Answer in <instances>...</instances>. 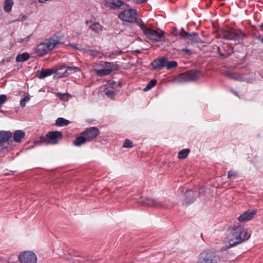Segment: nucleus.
Returning a JSON list of instances; mask_svg holds the SVG:
<instances>
[{
	"label": "nucleus",
	"instance_id": "obj_1",
	"mask_svg": "<svg viewBox=\"0 0 263 263\" xmlns=\"http://www.w3.org/2000/svg\"><path fill=\"white\" fill-rule=\"evenodd\" d=\"M232 236L229 240L230 247H233L249 239L251 234L240 225L235 226L232 230Z\"/></svg>",
	"mask_w": 263,
	"mask_h": 263
},
{
	"label": "nucleus",
	"instance_id": "obj_2",
	"mask_svg": "<svg viewBox=\"0 0 263 263\" xmlns=\"http://www.w3.org/2000/svg\"><path fill=\"white\" fill-rule=\"evenodd\" d=\"M60 43L61 42L58 36H52L49 38L46 42L40 44L36 47L35 52L38 56L43 57L53 50L57 45Z\"/></svg>",
	"mask_w": 263,
	"mask_h": 263
},
{
	"label": "nucleus",
	"instance_id": "obj_3",
	"mask_svg": "<svg viewBox=\"0 0 263 263\" xmlns=\"http://www.w3.org/2000/svg\"><path fill=\"white\" fill-rule=\"evenodd\" d=\"M137 25L142 30L146 37L151 40L156 42H160L164 37V32L160 29H152L147 28L143 22H137Z\"/></svg>",
	"mask_w": 263,
	"mask_h": 263
},
{
	"label": "nucleus",
	"instance_id": "obj_4",
	"mask_svg": "<svg viewBox=\"0 0 263 263\" xmlns=\"http://www.w3.org/2000/svg\"><path fill=\"white\" fill-rule=\"evenodd\" d=\"M62 132L59 131H52L48 133L46 136L41 137L40 141L35 142V145H38L42 142H45L46 144H55L58 141L62 138Z\"/></svg>",
	"mask_w": 263,
	"mask_h": 263
},
{
	"label": "nucleus",
	"instance_id": "obj_5",
	"mask_svg": "<svg viewBox=\"0 0 263 263\" xmlns=\"http://www.w3.org/2000/svg\"><path fill=\"white\" fill-rule=\"evenodd\" d=\"M119 17L123 21L130 23L136 22L137 24V22H142L141 20H137V11L135 9L124 10L119 13Z\"/></svg>",
	"mask_w": 263,
	"mask_h": 263
},
{
	"label": "nucleus",
	"instance_id": "obj_6",
	"mask_svg": "<svg viewBox=\"0 0 263 263\" xmlns=\"http://www.w3.org/2000/svg\"><path fill=\"white\" fill-rule=\"evenodd\" d=\"M197 263H221L218 262L216 257L211 253L203 251L201 253L198 257Z\"/></svg>",
	"mask_w": 263,
	"mask_h": 263
},
{
	"label": "nucleus",
	"instance_id": "obj_7",
	"mask_svg": "<svg viewBox=\"0 0 263 263\" xmlns=\"http://www.w3.org/2000/svg\"><path fill=\"white\" fill-rule=\"evenodd\" d=\"M244 36L243 33L239 30L230 29L226 30L223 33V38L230 40H238L242 39Z\"/></svg>",
	"mask_w": 263,
	"mask_h": 263
},
{
	"label": "nucleus",
	"instance_id": "obj_8",
	"mask_svg": "<svg viewBox=\"0 0 263 263\" xmlns=\"http://www.w3.org/2000/svg\"><path fill=\"white\" fill-rule=\"evenodd\" d=\"M143 205L153 206L159 208L167 209L169 207V205L165 201H159L153 198H145L142 202Z\"/></svg>",
	"mask_w": 263,
	"mask_h": 263
},
{
	"label": "nucleus",
	"instance_id": "obj_9",
	"mask_svg": "<svg viewBox=\"0 0 263 263\" xmlns=\"http://www.w3.org/2000/svg\"><path fill=\"white\" fill-rule=\"evenodd\" d=\"M202 76L200 71H187L179 75V79L181 82L195 81Z\"/></svg>",
	"mask_w": 263,
	"mask_h": 263
},
{
	"label": "nucleus",
	"instance_id": "obj_10",
	"mask_svg": "<svg viewBox=\"0 0 263 263\" xmlns=\"http://www.w3.org/2000/svg\"><path fill=\"white\" fill-rule=\"evenodd\" d=\"M179 33L180 35L181 38L189 39L191 43H198L201 42L198 34L194 32L189 33L185 31L183 28H182Z\"/></svg>",
	"mask_w": 263,
	"mask_h": 263
},
{
	"label": "nucleus",
	"instance_id": "obj_11",
	"mask_svg": "<svg viewBox=\"0 0 263 263\" xmlns=\"http://www.w3.org/2000/svg\"><path fill=\"white\" fill-rule=\"evenodd\" d=\"M18 258L22 263H36L37 259L35 254L30 251L21 253Z\"/></svg>",
	"mask_w": 263,
	"mask_h": 263
},
{
	"label": "nucleus",
	"instance_id": "obj_12",
	"mask_svg": "<svg viewBox=\"0 0 263 263\" xmlns=\"http://www.w3.org/2000/svg\"><path fill=\"white\" fill-rule=\"evenodd\" d=\"M99 134L100 131L96 127L87 128L82 132V135L84 136L88 142L96 138Z\"/></svg>",
	"mask_w": 263,
	"mask_h": 263
},
{
	"label": "nucleus",
	"instance_id": "obj_13",
	"mask_svg": "<svg viewBox=\"0 0 263 263\" xmlns=\"http://www.w3.org/2000/svg\"><path fill=\"white\" fill-rule=\"evenodd\" d=\"M257 213V210H248L243 212L238 218L240 222H246L251 220Z\"/></svg>",
	"mask_w": 263,
	"mask_h": 263
},
{
	"label": "nucleus",
	"instance_id": "obj_14",
	"mask_svg": "<svg viewBox=\"0 0 263 263\" xmlns=\"http://www.w3.org/2000/svg\"><path fill=\"white\" fill-rule=\"evenodd\" d=\"M56 72L54 69H41L36 71V76L39 79H44Z\"/></svg>",
	"mask_w": 263,
	"mask_h": 263
},
{
	"label": "nucleus",
	"instance_id": "obj_15",
	"mask_svg": "<svg viewBox=\"0 0 263 263\" xmlns=\"http://www.w3.org/2000/svg\"><path fill=\"white\" fill-rule=\"evenodd\" d=\"M167 58L162 57L161 58L156 59L153 61L152 65L154 69H161L165 66V63L167 62Z\"/></svg>",
	"mask_w": 263,
	"mask_h": 263
},
{
	"label": "nucleus",
	"instance_id": "obj_16",
	"mask_svg": "<svg viewBox=\"0 0 263 263\" xmlns=\"http://www.w3.org/2000/svg\"><path fill=\"white\" fill-rule=\"evenodd\" d=\"M124 5V2L121 0H106L105 5L106 7L112 9L120 7Z\"/></svg>",
	"mask_w": 263,
	"mask_h": 263
},
{
	"label": "nucleus",
	"instance_id": "obj_17",
	"mask_svg": "<svg viewBox=\"0 0 263 263\" xmlns=\"http://www.w3.org/2000/svg\"><path fill=\"white\" fill-rule=\"evenodd\" d=\"M25 133L22 130H16L13 135V140L16 143H20L22 139L25 137Z\"/></svg>",
	"mask_w": 263,
	"mask_h": 263
},
{
	"label": "nucleus",
	"instance_id": "obj_18",
	"mask_svg": "<svg viewBox=\"0 0 263 263\" xmlns=\"http://www.w3.org/2000/svg\"><path fill=\"white\" fill-rule=\"evenodd\" d=\"M86 142H88L84 135H82V133L80 134V135L77 137L76 139L73 141V144L76 146H80L83 144L85 143Z\"/></svg>",
	"mask_w": 263,
	"mask_h": 263
},
{
	"label": "nucleus",
	"instance_id": "obj_19",
	"mask_svg": "<svg viewBox=\"0 0 263 263\" xmlns=\"http://www.w3.org/2000/svg\"><path fill=\"white\" fill-rule=\"evenodd\" d=\"M89 28L96 33H99L103 30V26L98 22H93L89 26Z\"/></svg>",
	"mask_w": 263,
	"mask_h": 263
},
{
	"label": "nucleus",
	"instance_id": "obj_20",
	"mask_svg": "<svg viewBox=\"0 0 263 263\" xmlns=\"http://www.w3.org/2000/svg\"><path fill=\"white\" fill-rule=\"evenodd\" d=\"M184 196L185 197V203H190L194 200V192L192 190H186Z\"/></svg>",
	"mask_w": 263,
	"mask_h": 263
},
{
	"label": "nucleus",
	"instance_id": "obj_21",
	"mask_svg": "<svg viewBox=\"0 0 263 263\" xmlns=\"http://www.w3.org/2000/svg\"><path fill=\"white\" fill-rule=\"evenodd\" d=\"M13 4V0H5L4 3V9L5 11L6 12H11Z\"/></svg>",
	"mask_w": 263,
	"mask_h": 263
},
{
	"label": "nucleus",
	"instance_id": "obj_22",
	"mask_svg": "<svg viewBox=\"0 0 263 263\" xmlns=\"http://www.w3.org/2000/svg\"><path fill=\"white\" fill-rule=\"evenodd\" d=\"M30 58V55L28 53H23L18 54L16 57V61L17 62H23L27 61Z\"/></svg>",
	"mask_w": 263,
	"mask_h": 263
},
{
	"label": "nucleus",
	"instance_id": "obj_23",
	"mask_svg": "<svg viewBox=\"0 0 263 263\" xmlns=\"http://www.w3.org/2000/svg\"><path fill=\"white\" fill-rule=\"evenodd\" d=\"M67 69L62 74L61 77H66L70 73L75 72L79 70V68L77 67H66Z\"/></svg>",
	"mask_w": 263,
	"mask_h": 263
},
{
	"label": "nucleus",
	"instance_id": "obj_24",
	"mask_svg": "<svg viewBox=\"0 0 263 263\" xmlns=\"http://www.w3.org/2000/svg\"><path fill=\"white\" fill-rule=\"evenodd\" d=\"M101 66L106 69H109L110 71V73L112 71L115 65L113 63L107 62H101L100 64Z\"/></svg>",
	"mask_w": 263,
	"mask_h": 263
},
{
	"label": "nucleus",
	"instance_id": "obj_25",
	"mask_svg": "<svg viewBox=\"0 0 263 263\" xmlns=\"http://www.w3.org/2000/svg\"><path fill=\"white\" fill-rule=\"evenodd\" d=\"M70 122L63 118H59L56 120L55 125L58 126H63L67 125L69 124Z\"/></svg>",
	"mask_w": 263,
	"mask_h": 263
},
{
	"label": "nucleus",
	"instance_id": "obj_26",
	"mask_svg": "<svg viewBox=\"0 0 263 263\" xmlns=\"http://www.w3.org/2000/svg\"><path fill=\"white\" fill-rule=\"evenodd\" d=\"M190 151L189 148L183 149L178 153V157L179 159H185L188 156Z\"/></svg>",
	"mask_w": 263,
	"mask_h": 263
},
{
	"label": "nucleus",
	"instance_id": "obj_27",
	"mask_svg": "<svg viewBox=\"0 0 263 263\" xmlns=\"http://www.w3.org/2000/svg\"><path fill=\"white\" fill-rule=\"evenodd\" d=\"M232 49H229V51H225L224 52H222L220 47H217V52L220 56L223 58H227L231 55Z\"/></svg>",
	"mask_w": 263,
	"mask_h": 263
},
{
	"label": "nucleus",
	"instance_id": "obj_28",
	"mask_svg": "<svg viewBox=\"0 0 263 263\" xmlns=\"http://www.w3.org/2000/svg\"><path fill=\"white\" fill-rule=\"evenodd\" d=\"M177 62L175 61H168V60H167V62L165 63V66L166 69L168 70H170L172 68H176L177 66Z\"/></svg>",
	"mask_w": 263,
	"mask_h": 263
},
{
	"label": "nucleus",
	"instance_id": "obj_29",
	"mask_svg": "<svg viewBox=\"0 0 263 263\" xmlns=\"http://www.w3.org/2000/svg\"><path fill=\"white\" fill-rule=\"evenodd\" d=\"M96 73L98 76L103 77L110 74V71L106 69H98L96 70Z\"/></svg>",
	"mask_w": 263,
	"mask_h": 263
},
{
	"label": "nucleus",
	"instance_id": "obj_30",
	"mask_svg": "<svg viewBox=\"0 0 263 263\" xmlns=\"http://www.w3.org/2000/svg\"><path fill=\"white\" fill-rule=\"evenodd\" d=\"M157 84V81L155 79L152 80L148 84L146 85V86L143 88L144 91H147L155 86Z\"/></svg>",
	"mask_w": 263,
	"mask_h": 263
},
{
	"label": "nucleus",
	"instance_id": "obj_31",
	"mask_svg": "<svg viewBox=\"0 0 263 263\" xmlns=\"http://www.w3.org/2000/svg\"><path fill=\"white\" fill-rule=\"evenodd\" d=\"M228 77L231 79H233L238 81H242V77L237 73H232L228 74Z\"/></svg>",
	"mask_w": 263,
	"mask_h": 263
},
{
	"label": "nucleus",
	"instance_id": "obj_32",
	"mask_svg": "<svg viewBox=\"0 0 263 263\" xmlns=\"http://www.w3.org/2000/svg\"><path fill=\"white\" fill-rule=\"evenodd\" d=\"M105 93L111 99H114V97L116 95L115 92L112 90H106L105 92Z\"/></svg>",
	"mask_w": 263,
	"mask_h": 263
},
{
	"label": "nucleus",
	"instance_id": "obj_33",
	"mask_svg": "<svg viewBox=\"0 0 263 263\" xmlns=\"http://www.w3.org/2000/svg\"><path fill=\"white\" fill-rule=\"evenodd\" d=\"M133 146V142L130 140H129L128 139H126L125 140V142L124 143L123 147H126V148H129V147H132Z\"/></svg>",
	"mask_w": 263,
	"mask_h": 263
},
{
	"label": "nucleus",
	"instance_id": "obj_34",
	"mask_svg": "<svg viewBox=\"0 0 263 263\" xmlns=\"http://www.w3.org/2000/svg\"><path fill=\"white\" fill-rule=\"evenodd\" d=\"M29 100L30 98L28 96L24 97V99L20 101V105L23 107H25L26 106V103L29 101Z\"/></svg>",
	"mask_w": 263,
	"mask_h": 263
},
{
	"label": "nucleus",
	"instance_id": "obj_35",
	"mask_svg": "<svg viewBox=\"0 0 263 263\" xmlns=\"http://www.w3.org/2000/svg\"><path fill=\"white\" fill-rule=\"evenodd\" d=\"M7 101V97L5 95H0V106L3 105Z\"/></svg>",
	"mask_w": 263,
	"mask_h": 263
},
{
	"label": "nucleus",
	"instance_id": "obj_36",
	"mask_svg": "<svg viewBox=\"0 0 263 263\" xmlns=\"http://www.w3.org/2000/svg\"><path fill=\"white\" fill-rule=\"evenodd\" d=\"M237 175V173L236 172H235L233 170H231L228 172V178H231L232 177H235Z\"/></svg>",
	"mask_w": 263,
	"mask_h": 263
},
{
	"label": "nucleus",
	"instance_id": "obj_37",
	"mask_svg": "<svg viewBox=\"0 0 263 263\" xmlns=\"http://www.w3.org/2000/svg\"><path fill=\"white\" fill-rule=\"evenodd\" d=\"M29 39V36H28L27 37L22 39V38H18L17 39V42L19 43H24L28 42Z\"/></svg>",
	"mask_w": 263,
	"mask_h": 263
},
{
	"label": "nucleus",
	"instance_id": "obj_38",
	"mask_svg": "<svg viewBox=\"0 0 263 263\" xmlns=\"http://www.w3.org/2000/svg\"><path fill=\"white\" fill-rule=\"evenodd\" d=\"M70 46L73 48L76 49L80 51H85V50L82 48H80L77 46L76 44H70Z\"/></svg>",
	"mask_w": 263,
	"mask_h": 263
},
{
	"label": "nucleus",
	"instance_id": "obj_39",
	"mask_svg": "<svg viewBox=\"0 0 263 263\" xmlns=\"http://www.w3.org/2000/svg\"><path fill=\"white\" fill-rule=\"evenodd\" d=\"M182 51L187 55H191L192 53V51L187 48H184L182 50Z\"/></svg>",
	"mask_w": 263,
	"mask_h": 263
},
{
	"label": "nucleus",
	"instance_id": "obj_40",
	"mask_svg": "<svg viewBox=\"0 0 263 263\" xmlns=\"http://www.w3.org/2000/svg\"><path fill=\"white\" fill-rule=\"evenodd\" d=\"M69 96V95H67V94L61 95L60 98L61 100H62L63 101H66L68 99Z\"/></svg>",
	"mask_w": 263,
	"mask_h": 263
},
{
	"label": "nucleus",
	"instance_id": "obj_41",
	"mask_svg": "<svg viewBox=\"0 0 263 263\" xmlns=\"http://www.w3.org/2000/svg\"><path fill=\"white\" fill-rule=\"evenodd\" d=\"M180 31V30L178 31L176 29H175L173 31V34L175 36H179L180 37V35L179 33Z\"/></svg>",
	"mask_w": 263,
	"mask_h": 263
},
{
	"label": "nucleus",
	"instance_id": "obj_42",
	"mask_svg": "<svg viewBox=\"0 0 263 263\" xmlns=\"http://www.w3.org/2000/svg\"><path fill=\"white\" fill-rule=\"evenodd\" d=\"M116 82H115V81H111V83H110L109 84V85L110 86H113L114 85H115V84H116Z\"/></svg>",
	"mask_w": 263,
	"mask_h": 263
},
{
	"label": "nucleus",
	"instance_id": "obj_43",
	"mask_svg": "<svg viewBox=\"0 0 263 263\" xmlns=\"http://www.w3.org/2000/svg\"><path fill=\"white\" fill-rule=\"evenodd\" d=\"M226 48H228V45L227 44H224L222 46L223 49L225 50Z\"/></svg>",
	"mask_w": 263,
	"mask_h": 263
},
{
	"label": "nucleus",
	"instance_id": "obj_44",
	"mask_svg": "<svg viewBox=\"0 0 263 263\" xmlns=\"http://www.w3.org/2000/svg\"><path fill=\"white\" fill-rule=\"evenodd\" d=\"M65 68H66V67L65 65H62L60 67L59 69H63Z\"/></svg>",
	"mask_w": 263,
	"mask_h": 263
},
{
	"label": "nucleus",
	"instance_id": "obj_45",
	"mask_svg": "<svg viewBox=\"0 0 263 263\" xmlns=\"http://www.w3.org/2000/svg\"><path fill=\"white\" fill-rule=\"evenodd\" d=\"M260 28H261V29L263 31V25H261L260 26Z\"/></svg>",
	"mask_w": 263,
	"mask_h": 263
},
{
	"label": "nucleus",
	"instance_id": "obj_46",
	"mask_svg": "<svg viewBox=\"0 0 263 263\" xmlns=\"http://www.w3.org/2000/svg\"><path fill=\"white\" fill-rule=\"evenodd\" d=\"M234 94H235V95H238L237 93L236 92H233Z\"/></svg>",
	"mask_w": 263,
	"mask_h": 263
},
{
	"label": "nucleus",
	"instance_id": "obj_47",
	"mask_svg": "<svg viewBox=\"0 0 263 263\" xmlns=\"http://www.w3.org/2000/svg\"><path fill=\"white\" fill-rule=\"evenodd\" d=\"M261 41L263 43V37L261 38Z\"/></svg>",
	"mask_w": 263,
	"mask_h": 263
},
{
	"label": "nucleus",
	"instance_id": "obj_48",
	"mask_svg": "<svg viewBox=\"0 0 263 263\" xmlns=\"http://www.w3.org/2000/svg\"><path fill=\"white\" fill-rule=\"evenodd\" d=\"M86 24H88V21H87L86 22Z\"/></svg>",
	"mask_w": 263,
	"mask_h": 263
}]
</instances>
